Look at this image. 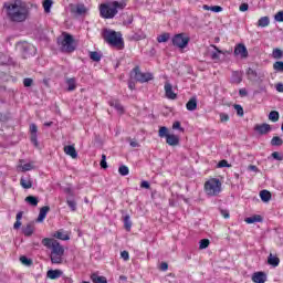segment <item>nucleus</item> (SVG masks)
<instances>
[{
  "label": "nucleus",
  "instance_id": "f257e3e1",
  "mask_svg": "<svg viewBox=\"0 0 283 283\" xmlns=\"http://www.w3.org/2000/svg\"><path fill=\"white\" fill-rule=\"evenodd\" d=\"M3 10L9 23H25L30 17V8L23 0H14L13 2H4Z\"/></svg>",
  "mask_w": 283,
  "mask_h": 283
},
{
  "label": "nucleus",
  "instance_id": "f03ea898",
  "mask_svg": "<svg viewBox=\"0 0 283 283\" xmlns=\"http://www.w3.org/2000/svg\"><path fill=\"white\" fill-rule=\"evenodd\" d=\"M42 244L46 249H51L50 260L52 264H63V256L65 255V248L61 243L51 238L42 239Z\"/></svg>",
  "mask_w": 283,
  "mask_h": 283
},
{
  "label": "nucleus",
  "instance_id": "7ed1b4c3",
  "mask_svg": "<svg viewBox=\"0 0 283 283\" xmlns=\"http://www.w3.org/2000/svg\"><path fill=\"white\" fill-rule=\"evenodd\" d=\"M102 38L113 48H117L118 50H123L125 48V41L123 40V34L120 32H116L112 29H103Z\"/></svg>",
  "mask_w": 283,
  "mask_h": 283
},
{
  "label": "nucleus",
  "instance_id": "20e7f679",
  "mask_svg": "<svg viewBox=\"0 0 283 283\" xmlns=\"http://www.w3.org/2000/svg\"><path fill=\"white\" fill-rule=\"evenodd\" d=\"M118 10H125V3L113 1L99 6V14L102 19H114L118 14Z\"/></svg>",
  "mask_w": 283,
  "mask_h": 283
},
{
  "label": "nucleus",
  "instance_id": "39448f33",
  "mask_svg": "<svg viewBox=\"0 0 283 283\" xmlns=\"http://www.w3.org/2000/svg\"><path fill=\"white\" fill-rule=\"evenodd\" d=\"M63 38L57 39V44L60 45L61 52L64 54H72V52L76 51V42L74 41V35L63 32Z\"/></svg>",
  "mask_w": 283,
  "mask_h": 283
},
{
  "label": "nucleus",
  "instance_id": "423d86ee",
  "mask_svg": "<svg viewBox=\"0 0 283 283\" xmlns=\"http://www.w3.org/2000/svg\"><path fill=\"white\" fill-rule=\"evenodd\" d=\"M205 190L208 196H218L220 191H222V182H220V179L212 178L205 184Z\"/></svg>",
  "mask_w": 283,
  "mask_h": 283
},
{
  "label": "nucleus",
  "instance_id": "0eeeda50",
  "mask_svg": "<svg viewBox=\"0 0 283 283\" xmlns=\"http://www.w3.org/2000/svg\"><path fill=\"white\" fill-rule=\"evenodd\" d=\"M130 76L136 80L137 83H149V81H154V74L140 72V66H135L130 71Z\"/></svg>",
  "mask_w": 283,
  "mask_h": 283
},
{
  "label": "nucleus",
  "instance_id": "6e6552de",
  "mask_svg": "<svg viewBox=\"0 0 283 283\" xmlns=\"http://www.w3.org/2000/svg\"><path fill=\"white\" fill-rule=\"evenodd\" d=\"M171 41H172V45L175 48L185 50V48H187V45H189V41H191V38L189 35H187V33H178L172 36Z\"/></svg>",
  "mask_w": 283,
  "mask_h": 283
},
{
  "label": "nucleus",
  "instance_id": "1a4fd4ad",
  "mask_svg": "<svg viewBox=\"0 0 283 283\" xmlns=\"http://www.w3.org/2000/svg\"><path fill=\"white\" fill-rule=\"evenodd\" d=\"M29 132L32 145H34V147H39V126L34 123L30 124Z\"/></svg>",
  "mask_w": 283,
  "mask_h": 283
},
{
  "label": "nucleus",
  "instance_id": "9d476101",
  "mask_svg": "<svg viewBox=\"0 0 283 283\" xmlns=\"http://www.w3.org/2000/svg\"><path fill=\"white\" fill-rule=\"evenodd\" d=\"M234 56H241V59H249V50L247 45L239 43L234 48Z\"/></svg>",
  "mask_w": 283,
  "mask_h": 283
},
{
  "label": "nucleus",
  "instance_id": "9b49d317",
  "mask_svg": "<svg viewBox=\"0 0 283 283\" xmlns=\"http://www.w3.org/2000/svg\"><path fill=\"white\" fill-rule=\"evenodd\" d=\"M164 90L166 98H169V101H176V98H178V94L174 93V86L169 81L165 82Z\"/></svg>",
  "mask_w": 283,
  "mask_h": 283
},
{
  "label": "nucleus",
  "instance_id": "f8f14e48",
  "mask_svg": "<svg viewBox=\"0 0 283 283\" xmlns=\"http://www.w3.org/2000/svg\"><path fill=\"white\" fill-rule=\"evenodd\" d=\"M254 132H258L260 136H265V134H269V132H271V125L266 123L258 124L254 126Z\"/></svg>",
  "mask_w": 283,
  "mask_h": 283
},
{
  "label": "nucleus",
  "instance_id": "ddd939ff",
  "mask_svg": "<svg viewBox=\"0 0 283 283\" xmlns=\"http://www.w3.org/2000/svg\"><path fill=\"white\" fill-rule=\"evenodd\" d=\"M266 280H268V276L265 272L259 271L252 274V282L254 283H265Z\"/></svg>",
  "mask_w": 283,
  "mask_h": 283
},
{
  "label": "nucleus",
  "instance_id": "4468645a",
  "mask_svg": "<svg viewBox=\"0 0 283 283\" xmlns=\"http://www.w3.org/2000/svg\"><path fill=\"white\" fill-rule=\"evenodd\" d=\"M108 105L111 107H114V109H116V112H118V114H125V107L123 106V104H120V101L109 99Z\"/></svg>",
  "mask_w": 283,
  "mask_h": 283
},
{
  "label": "nucleus",
  "instance_id": "2eb2a0df",
  "mask_svg": "<svg viewBox=\"0 0 283 283\" xmlns=\"http://www.w3.org/2000/svg\"><path fill=\"white\" fill-rule=\"evenodd\" d=\"M242 71H233L230 78V83H232L233 85H240V83H242Z\"/></svg>",
  "mask_w": 283,
  "mask_h": 283
},
{
  "label": "nucleus",
  "instance_id": "dca6fc26",
  "mask_svg": "<svg viewBox=\"0 0 283 283\" xmlns=\"http://www.w3.org/2000/svg\"><path fill=\"white\" fill-rule=\"evenodd\" d=\"M166 143L170 147H176L180 145V137H178V135L170 134L169 136L166 137Z\"/></svg>",
  "mask_w": 283,
  "mask_h": 283
},
{
  "label": "nucleus",
  "instance_id": "f3484780",
  "mask_svg": "<svg viewBox=\"0 0 283 283\" xmlns=\"http://www.w3.org/2000/svg\"><path fill=\"white\" fill-rule=\"evenodd\" d=\"M188 112H196L198 109V97L192 96L186 104Z\"/></svg>",
  "mask_w": 283,
  "mask_h": 283
},
{
  "label": "nucleus",
  "instance_id": "a211bd4d",
  "mask_svg": "<svg viewBox=\"0 0 283 283\" xmlns=\"http://www.w3.org/2000/svg\"><path fill=\"white\" fill-rule=\"evenodd\" d=\"M64 154H66V156H71V158H78V153L74 145L64 146Z\"/></svg>",
  "mask_w": 283,
  "mask_h": 283
},
{
  "label": "nucleus",
  "instance_id": "6ab92c4d",
  "mask_svg": "<svg viewBox=\"0 0 283 283\" xmlns=\"http://www.w3.org/2000/svg\"><path fill=\"white\" fill-rule=\"evenodd\" d=\"M18 45H20V50L24 56H30L32 50H34V46L28 43H18Z\"/></svg>",
  "mask_w": 283,
  "mask_h": 283
},
{
  "label": "nucleus",
  "instance_id": "aec40b11",
  "mask_svg": "<svg viewBox=\"0 0 283 283\" xmlns=\"http://www.w3.org/2000/svg\"><path fill=\"white\" fill-rule=\"evenodd\" d=\"M61 275H63V271L61 270H49L46 272V277H49V280H59Z\"/></svg>",
  "mask_w": 283,
  "mask_h": 283
},
{
  "label": "nucleus",
  "instance_id": "412c9836",
  "mask_svg": "<svg viewBox=\"0 0 283 283\" xmlns=\"http://www.w3.org/2000/svg\"><path fill=\"white\" fill-rule=\"evenodd\" d=\"M50 211V206H44L40 209V213L38 216L36 221L38 222H43V220H45V218L48 217V212Z\"/></svg>",
  "mask_w": 283,
  "mask_h": 283
},
{
  "label": "nucleus",
  "instance_id": "4be33fe9",
  "mask_svg": "<svg viewBox=\"0 0 283 283\" xmlns=\"http://www.w3.org/2000/svg\"><path fill=\"white\" fill-rule=\"evenodd\" d=\"M211 48H213L216 52L211 53L210 59L212 61H220V54H224V52L220 50L218 46H216V44H211Z\"/></svg>",
  "mask_w": 283,
  "mask_h": 283
},
{
  "label": "nucleus",
  "instance_id": "5701e85b",
  "mask_svg": "<svg viewBox=\"0 0 283 283\" xmlns=\"http://www.w3.org/2000/svg\"><path fill=\"white\" fill-rule=\"evenodd\" d=\"M22 233L25 235V238L32 237L34 233V224L28 223L27 227L22 228Z\"/></svg>",
  "mask_w": 283,
  "mask_h": 283
},
{
  "label": "nucleus",
  "instance_id": "b1692460",
  "mask_svg": "<svg viewBox=\"0 0 283 283\" xmlns=\"http://www.w3.org/2000/svg\"><path fill=\"white\" fill-rule=\"evenodd\" d=\"M264 219L260 214L245 218L247 224H255V222H262Z\"/></svg>",
  "mask_w": 283,
  "mask_h": 283
},
{
  "label": "nucleus",
  "instance_id": "393cba45",
  "mask_svg": "<svg viewBox=\"0 0 283 283\" xmlns=\"http://www.w3.org/2000/svg\"><path fill=\"white\" fill-rule=\"evenodd\" d=\"M93 283H107V277L98 275V273L91 274Z\"/></svg>",
  "mask_w": 283,
  "mask_h": 283
},
{
  "label": "nucleus",
  "instance_id": "a878e982",
  "mask_svg": "<svg viewBox=\"0 0 283 283\" xmlns=\"http://www.w3.org/2000/svg\"><path fill=\"white\" fill-rule=\"evenodd\" d=\"M268 264H270V266H273L274 269L276 266H280V258L273 256V254H270L268 256Z\"/></svg>",
  "mask_w": 283,
  "mask_h": 283
},
{
  "label": "nucleus",
  "instance_id": "bb28decb",
  "mask_svg": "<svg viewBox=\"0 0 283 283\" xmlns=\"http://www.w3.org/2000/svg\"><path fill=\"white\" fill-rule=\"evenodd\" d=\"M67 92H74L76 90V78L70 77L66 80Z\"/></svg>",
  "mask_w": 283,
  "mask_h": 283
},
{
  "label": "nucleus",
  "instance_id": "cd10ccee",
  "mask_svg": "<svg viewBox=\"0 0 283 283\" xmlns=\"http://www.w3.org/2000/svg\"><path fill=\"white\" fill-rule=\"evenodd\" d=\"M271 23V19L269 17H262L259 19L258 21V27L259 28H268V25H270Z\"/></svg>",
  "mask_w": 283,
  "mask_h": 283
},
{
  "label": "nucleus",
  "instance_id": "c85d7f7f",
  "mask_svg": "<svg viewBox=\"0 0 283 283\" xmlns=\"http://www.w3.org/2000/svg\"><path fill=\"white\" fill-rule=\"evenodd\" d=\"M90 59L91 61H94L95 63L101 62V59H103V54H101L97 51H91L90 52Z\"/></svg>",
  "mask_w": 283,
  "mask_h": 283
},
{
  "label": "nucleus",
  "instance_id": "c756f323",
  "mask_svg": "<svg viewBox=\"0 0 283 283\" xmlns=\"http://www.w3.org/2000/svg\"><path fill=\"white\" fill-rule=\"evenodd\" d=\"M123 222L124 229L126 231H132V217H129V214L124 216Z\"/></svg>",
  "mask_w": 283,
  "mask_h": 283
},
{
  "label": "nucleus",
  "instance_id": "7c9ffc66",
  "mask_svg": "<svg viewBox=\"0 0 283 283\" xmlns=\"http://www.w3.org/2000/svg\"><path fill=\"white\" fill-rule=\"evenodd\" d=\"M247 76H248L249 81H258V71L249 67L247 70Z\"/></svg>",
  "mask_w": 283,
  "mask_h": 283
},
{
  "label": "nucleus",
  "instance_id": "2f4dec72",
  "mask_svg": "<svg viewBox=\"0 0 283 283\" xmlns=\"http://www.w3.org/2000/svg\"><path fill=\"white\" fill-rule=\"evenodd\" d=\"M24 200L31 207H38V205H39V197L28 196Z\"/></svg>",
  "mask_w": 283,
  "mask_h": 283
},
{
  "label": "nucleus",
  "instance_id": "473e14b6",
  "mask_svg": "<svg viewBox=\"0 0 283 283\" xmlns=\"http://www.w3.org/2000/svg\"><path fill=\"white\" fill-rule=\"evenodd\" d=\"M260 198L262 202H269L271 200V191L269 190H261Z\"/></svg>",
  "mask_w": 283,
  "mask_h": 283
},
{
  "label": "nucleus",
  "instance_id": "72a5a7b5",
  "mask_svg": "<svg viewBox=\"0 0 283 283\" xmlns=\"http://www.w3.org/2000/svg\"><path fill=\"white\" fill-rule=\"evenodd\" d=\"M53 238H56L57 240H63V241L70 240V235L63 233V230H59L55 233H53Z\"/></svg>",
  "mask_w": 283,
  "mask_h": 283
},
{
  "label": "nucleus",
  "instance_id": "f704fd0d",
  "mask_svg": "<svg viewBox=\"0 0 283 283\" xmlns=\"http://www.w3.org/2000/svg\"><path fill=\"white\" fill-rule=\"evenodd\" d=\"M20 185L23 189H32V181L30 180V178L25 179L21 177Z\"/></svg>",
  "mask_w": 283,
  "mask_h": 283
},
{
  "label": "nucleus",
  "instance_id": "c9c22d12",
  "mask_svg": "<svg viewBox=\"0 0 283 283\" xmlns=\"http://www.w3.org/2000/svg\"><path fill=\"white\" fill-rule=\"evenodd\" d=\"M73 12H75L76 14H78L81 17V15L87 13V8L85 7V4L80 3V4L76 6L75 11H73Z\"/></svg>",
  "mask_w": 283,
  "mask_h": 283
},
{
  "label": "nucleus",
  "instance_id": "e433bc0d",
  "mask_svg": "<svg viewBox=\"0 0 283 283\" xmlns=\"http://www.w3.org/2000/svg\"><path fill=\"white\" fill-rule=\"evenodd\" d=\"M20 262L21 264H23L24 266H32L34 264V261H32V259L25 256V255H21L20 256Z\"/></svg>",
  "mask_w": 283,
  "mask_h": 283
},
{
  "label": "nucleus",
  "instance_id": "4c0bfd02",
  "mask_svg": "<svg viewBox=\"0 0 283 283\" xmlns=\"http://www.w3.org/2000/svg\"><path fill=\"white\" fill-rule=\"evenodd\" d=\"M169 128L167 126L159 127L158 136L159 138H167L169 136Z\"/></svg>",
  "mask_w": 283,
  "mask_h": 283
},
{
  "label": "nucleus",
  "instance_id": "58836bf2",
  "mask_svg": "<svg viewBox=\"0 0 283 283\" xmlns=\"http://www.w3.org/2000/svg\"><path fill=\"white\" fill-rule=\"evenodd\" d=\"M169 39H171L170 33H163L157 36V43H167V41H169Z\"/></svg>",
  "mask_w": 283,
  "mask_h": 283
},
{
  "label": "nucleus",
  "instance_id": "ea45409f",
  "mask_svg": "<svg viewBox=\"0 0 283 283\" xmlns=\"http://www.w3.org/2000/svg\"><path fill=\"white\" fill-rule=\"evenodd\" d=\"M269 120H272V123H277V120H280V113L277 111H271L269 114Z\"/></svg>",
  "mask_w": 283,
  "mask_h": 283
},
{
  "label": "nucleus",
  "instance_id": "a19ab883",
  "mask_svg": "<svg viewBox=\"0 0 283 283\" xmlns=\"http://www.w3.org/2000/svg\"><path fill=\"white\" fill-rule=\"evenodd\" d=\"M271 145H272V147H282L283 140L281 139L280 136H274V137L271 139Z\"/></svg>",
  "mask_w": 283,
  "mask_h": 283
},
{
  "label": "nucleus",
  "instance_id": "79ce46f5",
  "mask_svg": "<svg viewBox=\"0 0 283 283\" xmlns=\"http://www.w3.org/2000/svg\"><path fill=\"white\" fill-rule=\"evenodd\" d=\"M119 176H129V167L122 165L118 168Z\"/></svg>",
  "mask_w": 283,
  "mask_h": 283
},
{
  "label": "nucleus",
  "instance_id": "37998d69",
  "mask_svg": "<svg viewBox=\"0 0 283 283\" xmlns=\"http://www.w3.org/2000/svg\"><path fill=\"white\" fill-rule=\"evenodd\" d=\"M209 244H211V242L209 241V239H201L199 241V249L200 250H205L209 248Z\"/></svg>",
  "mask_w": 283,
  "mask_h": 283
},
{
  "label": "nucleus",
  "instance_id": "c03bdc74",
  "mask_svg": "<svg viewBox=\"0 0 283 283\" xmlns=\"http://www.w3.org/2000/svg\"><path fill=\"white\" fill-rule=\"evenodd\" d=\"M273 70H274L275 72H281V73H283V61H276V62H274V64H273Z\"/></svg>",
  "mask_w": 283,
  "mask_h": 283
},
{
  "label": "nucleus",
  "instance_id": "a18cd8bd",
  "mask_svg": "<svg viewBox=\"0 0 283 283\" xmlns=\"http://www.w3.org/2000/svg\"><path fill=\"white\" fill-rule=\"evenodd\" d=\"M233 108L235 109L238 116L240 117L244 116V108H242V105L234 104Z\"/></svg>",
  "mask_w": 283,
  "mask_h": 283
},
{
  "label": "nucleus",
  "instance_id": "49530a36",
  "mask_svg": "<svg viewBox=\"0 0 283 283\" xmlns=\"http://www.w3.org/2000/svg\"><path fill=\"white\" fill-rule=\"evenodd\" d=\"M272 56H273V59L280 60L283 57V51L280 49H274L272 52Z\"/></svg>",
  "mask_w": 283,
  "mask_h": 283
},
{
  "label": "nucleus",
  "instance_id": "de8ad7c7",
  "mask_svg": "<svg viewBox=\"0 0 283 283\" xmlns=\"http://www.w3.org/2000/svg\"><path fill=\"white\" fill-rule=\"evenodd\" d=\"M67 207H70L71 211H76V201L74 199H66Z\"/></svg>",
  "mask_w": 283,
  "mask_h": 283
},
{
  "label": "nucleus",
  "instance_id": "09e8293b",
  "mask_svg": "<svg viewBox=\"0 0 283 283\" xmlns=\"http://www.w3.org/2000/svg\"><path fill=\"white\" fill-rule=\"evenodd\" d=\"M52 0H44L43 1V8H44V12H50V10H52Z\"/></svg>",
  "mask_w": 283,
  "mask_h": 283
},
{
  "label": "nucleus",
  "instance_id": "8fccbe9b",
  "mask_svg": "<svg viewBox=\"0 0 283 283\" xmlns=\"http://www.w3.org/2000/svg\"><path fill=\"white\" fill-rule=\"evenodd\" d=\"M102 169H107V156L105 154L102 155V160L99 163Z\"/></svg>",
  "mask_w": 283,
  "mask_h": 283
},
{
  "label": "nucleus",
  "instance_id": "3c124183",
  "mask_svg": "<svg viewBox=\"0 0 283 283\" xmlns=\"http://www.w3.org/2000/svg\"><path fill=\"white\" fill-rule=\"evenodd\" d=\"M20 167H21L22 171H32V169H34V166H32V164H30V163L21 165Z\"/></svg>",
  "mask_w": 283,
  "mask_h": 283
},
{
  "label": "nucleus",
  "instance_id": "603ef678",
  "mask_svg": "<svg viewBox=\"0 0 283 283\" xmlns=\"http://www.w3.org/2000/svg\"><path fill=\"white\" fill-rule=\"evenodd\" d=\"M33 83H34V80H32V78H30V77H25V78L23 80V86H24V87H32Z\"/></svg>",
  "mask_w": 283,
  "mask_h": 283
},
{
  "label": "nucleus",
  "instance_id": "864d4df0",
  "mask_svg": "<svg viewBox=\"0 0 283 283\" xmlns=\"http://www.w3.org/2000/svg\"><path fill=\"white\" fill-rule=\"evenodd\" d=\"M217 167H219V169H222L224 167H231V164H229V161H227L226 159L220 160L217 165Z\"/></svg>",
  "mask_w": 283,
  "mask_h": 283
},
{
  "label": "nucleus",
  "instance_id": "5fc2aeb1",
  "mask_svg": "<svg viewBox=\"0 0 283 283\" xmlns=\"http://www.w3.org/2000/svg\"><path fill=\"white\" fill-rule=\"evenodd\" d=\"M274 21H277L279 23H283V11H279V12L274 15Z\"/></svg>",
  "mask_w": 283,
  "mask_h": 283
},
{
  "label": "nucleus",
  "instance_id": "6e6d98bb",
  "mask_svg": "<svg viewBox=\"0 0 283 283\" xmlns=\"http://www.w3.org/2000/svg\"><path fill=\"white\" fill-rule=\"evenodd\" d=\"M271 156L274 160H283V155L277 151L272 153Z\"/></svg>",
  "mask_w": 283,
  "mask_h": 283
},
{
  "label": "nucleus",
  "instance_id": "4d7b16f0",
  "mask_svg": "<svg viewBox=\"0 0 283 283\" xmlns=\"http://www.w3.org/2000/svg\"><path fill=\"white\" fill-rule=\"evenodd\" d=\"M219 116H220L221 123H228V120H229V114L220 113Z\"/></svg>",
  "mask_w": 283,
  "mask_h": 283
},
{
  "label": "nucleus",
  "instance_id": "13d9d810",
  "mask_svg": "<svg viewBox=\"0 0 283 283\" xmlns=\"http://www.w3.org/2000/svg\"><path fill=\"white\" fill-rule=\"evenodd\" d=\"M240 12H247L249 10V3L243 2L239 7Z\"/></svg>",
  "mask_w": 283,
  "mask_h": 283
},
{
  "label": "nucleus",
  "instance_id": "bf43d9fd",
  "mask_svg": "<svg viewBox=\"0 0 283 283\" xmlns=\"http://www.w3.org/2000/svg\"><path fill=\"white\" fill-rule=\"evenodd\" d=\"M120 258H122L125 262H127V260H129V252L126 251V250L122 251V252H120Z\"/></svg>",
  "mask_w": 283,
  "mask_h": 283
},
{
  "label": "nucleus",
  "instance_id": "052dcab7",
  "mask_svg": "<svg viewBox=\"0 0 283 283\" xmlns=\"http://www.w3.org/2000/svg\"><path fill=\"white\" fill-rule=\"evenodd\" d=\"M172 129H179V132H185V128L180 127V122H175L172 124Z\"/></svg>",
  "mask_w": 283,
  "mask_h": 283
},
{
  "label": "nucleus",
  "instance_id": "680f3d73",
  "mask_svg": "<svg viewBox=\"0 0 283 283\" xmlns=\"http://www.w3.org/2000/svg\"><path fill=\"white\" fill-rule=\"evenodd\" d=\"M140 187L142 189H150L151 186L149 185V181L143 180Z\"/></svg>",
  "mask_w": 283,
  "mask_h": 283
},
{
  "label": "nucleus",
  "instance_id": "e2e57ef3",
  "mask_svg": "<svg viewBox=\"0 0 283 283\" xmlns=\"http://www.w3.org/2000/svg\"><path fill=\"white\" fill-rule=\"evenodd\" d=\"M211 12H222V7L220 6H212L210 7Z\"/></svg>",
  "mask_w": 283,
  "mask_h": 283
},
{
  "label": "nucleus",
  "instance_id": "0e129e2a",
  "mask_svg": "<svg viewBox=\"0 0 283 283\" xmlns=\"http://www.w3.org/2000/svg\"><path fill=\"white\" fill-rule=\"evenodd\" d=\"M159 269L160 271H167L169 269V264L167 262H161Z\"/></svg>",
  "mask_w": 283,
  "mask_h": 283
},
{
  "label": "nucleus",
  "instance_id": "69168bd1",
  "mask_svg": "<svg viewBox=\"0 0 283 283\" xmlns=\"http://www.w3.org/2000/svg\"><path fill=\"white\" fill-rule=\"evenodd\" d=\"M220 213H221V216L224 217L226 219H227V218H230L229 210L220 209Z\"/></svg>",
  "mask_w": 283,
  "mask_h": 283
},
{
  "label": "nucleus",
  "instance_id": "338daca9",
  "mask_svg": "<svg viewBox=\"0 0 283 283\" xmlns=\"http://www.w3.org/2000/svg\"><path fill=\"white\" fill-rule=\"evenodd\" d=\"M64 193H67V196H71V198H74V191L72 190V188H65Z\"/></svg>",
  "mask_w": 283,
  "mask_h": 283
},
{
  "label": "nucleus",
  "instance_id": "774afa93",
  "mask_svg": "<svg viewBox=\"0 0 283 283\" xmlns=\"http://www.w3.org/2000/svg\"><path fill=\"white\" fill-rule=\"evenodd\" d=\"M275 90H276V92L283 93V84L282 83H277L275 85Z\"/></svg>",
  "mask_w": 283,
  "mask_h": 283
}]
</instances>
